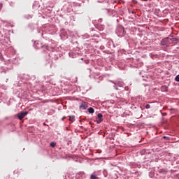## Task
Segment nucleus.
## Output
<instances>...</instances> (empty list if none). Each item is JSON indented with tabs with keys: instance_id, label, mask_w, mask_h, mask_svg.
Listing matches in <instances>:
<instances>
[{
	"instance_id": "f257e3e1",
	"label": "nucleus",
	"mask_w": 179,
	"mask_h": 179,
	"mask_svg": "<svg viewBox=\"0 0 179 179\" xmlns=\"http://www.w3.org/2000/svg\"><path fill=\"white\" fill-rule=\"evenodd\" d=\"M27 114H29V112H21L20 113L17 114V117L19 118V120H22V119L24 118V116L27 115Z\"/></svg>"
},
{
	"instance_id": "f03ea898",
	"label": "nucleus",
	"mask_w": 179,
	"mask_h": 179,
	"mask_svg": "<svg viewBox=\"0 0 179 179\" xmlns=\"http://www.w3.org/2000/svg\"><path fill=\"white\" fill-rule=\"evenodd\" d=\"M89 106L87 105V102L83 101L80 105V108L81 110H86Z\"/></svg>"
},
{
	"instance_id": "7ed1b4c3",
	"label": "nucleus",
	"mask_w": 179,
	"mask_h": 179,
	"mask_svg": "<svg viewBox=\"0 0 179 179\" xmlns=\"http://www.w3.org/2000/svg\"><path fill=\"white\" fill-rule=\"evenodd\" d=\"M167 41H168L169 43H176L177 38H168V39H167Z\"/></svg>"
},
{
	"instance_id": "20e7f679",
	"label": "nucleus",
	"mask_w": 179,
	"mask_h": 179,
	"mask_svg": "<svg viewBox=\"0 0 179 179\" xmlns=\"http://www.w3.org/2000/svg\"><path fill=\"white\" fill-rule=\"evenodd\" d=\"M88 112L90 113V114H93L94 113V109L90 107L88 108Z\"/></svg>"
},
{
	"instance_id": "39448f33",
	"label": "nucleus",
	"mask_w": 179,
	"mask_h": 179,
	"mask_svg": "<svg viewBox=\"0 0 179 179\" xmlns=\"http://www.w3.org/2000/svg\"><path fill=\"white\" fill-rule=\"evenodd\" d=\"M69 121H71V122H73V121H75V116L74 115H71L69 117Z\"/></svg>"
},
{
	"instance_id": "423d86ee",
	"label": "nucleus",
	"mask_w": 179,
	"mask_h": 179,
	"mask_svg": "<svg viewBox=\"0 0 179 179\" xmlns=\"http://www.w3.org/2000/svg\"><path fill=\"white\" fill-rule=\"evenodd\" d=\"M98 119L103 120V115L101 113H99L97 115Z\"/></svg>"
},
{
	"instance_id": "0eeeda50",
	"label": "nucleus",
	"mask_w": 179,
	"mask_h": 179,
	"mask_svg": "<svg viewBox=\"0 0 179 179\" xmlns=\"http://www.w3.org/2000/svg\"><path fill=\"white\" fill-rule=\"evenodd\" d=\"M99 178L96 175H91L90 179H98Z\"/></svg>"
},
{
	"instance_id": "6e6552de",
	"label": "nucleus",
	"mask_w": 179,
	"mask_h": 179,
	"mask_svg": "<svg viewBox=\"0 0 179 179\" xmlns=\"http://www.w3.org/2000/svg\"><path fill=\"white\" fill-rule=\"evenodd\" d=\"M101 122H103V119H98V120H96V123L97 124H101Z\"/></svg>"
},
{
	"instance_id": "1a4fd4ad",
	"label": "nucleus",
	"mask_w": 179,
	"mask_h": 179,
	"mask_svg": "<svg viewBox=\"0 0 179 179\" xmlns=\"http://www.w3.org/2000/svg\"><path fill=\"white\" fill-rule=\"evenodd\" d=\"M175 80H176V82H179V74L176 76Z\"/></svg>"
},
{
	"instance_id": "9d476101",
	"label": "nucleus",
	"mask_w": 179,
	"mask_h": 179,
	"mask_svg": "<svg viewBox=\"0 0 179 179\" xmlns=\"http://www.w3.org/2000/svg\"><path fill=\"white\" fill-rule=\"evenodd\" d=\"M55 143H54V142H51L50 143V146L52 147V148H55Z\"/></svg>"
},
{
	"instance_id": "9b49d317",
	"label": "nucleus",
	"mask_w": 179,
	"mask_h": 179,
	"mask_svg": "<svg viewBox=\"0 0 179 179\" xmlns=\"http://www.w3.org/2000/svg\"><path fill=\"white\" fill-rule=\"evenodd\" d=\"M145 108H147V110H149V108H150V105L147 104V105L145 106Z\"/></svg>"
},
{
	"instance_id": "f8f14e48",
	"label": "nucleus",
	"mask_w": 179,
	"mask_h": 179,
	"mask_svg": "<svg viewBox=\"0 0 179 179\" xmlns=\"http://www.w3.org/2000/svg\"><path fill=\"white\" fill-rule=\"evenodd\" d=\"M65 118H66V117L64 116L62 120H64Z\"/></svg>"
},
{
	"instance_id": "ddd939ff",
	"label": "nucleus",
	"mask_w": 179,
	"mask_h": 179,
	"mask_svg": "<svg viewBox=\"0 0 179 179\" xmlns=\"http://www.w3.org/2000/svg\"><path fill=\"white\" fill-rule=\"evenodd\" d=\"M0 8H2V5L1 4H0Z\"/></svg>"
},
{
	"instance_id": "4468645a",
	"label": "nucleus",
	"mask_w": 179,
	"mask_h": 179,
	"mask_svg": "<svg viewBox=\"0 0 179 179\" xmlns=\"http://www.w3.org/2000/svg\"><path fill=\"white\" fill-rule=\"evenodd\" d=\"M166 138H167V137H166V136H164V139H166Z\"/></svg>"
},
{
	"instance_id": "2eb2a0df",
	"label": "nucleus",
	"mask_w": 179,
	"mask_h": 179,
	"mask_svg": "<svg viewBox=\"0 0 179 179\" xmlns=\"http://www.w3.org/2000/svg\"><path fill=\"white\" fill-rule=\"evenodd\" d=\"M141 1H148V0H141Z\"/></svg>"
}]
</instances>
